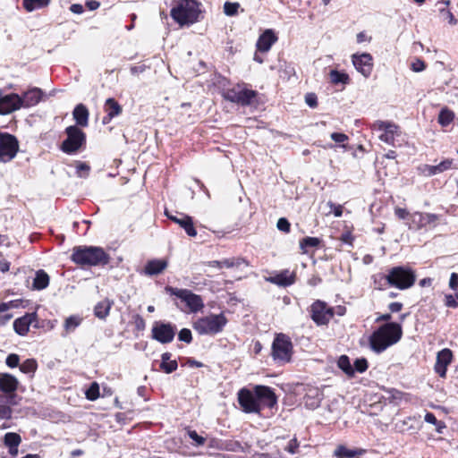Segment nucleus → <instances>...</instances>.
Returning a JSON list of instances; mask_svg holds the SVG:
<instances>
[{
	"mask_svg": "<svg viewBox=\"0 0 458 458\" xmlns=\"http://www.w3.org/2000/svg\"><path fill=\"white\" fill-rule=\"evenodd\" d=\"M401 325L386 323L379 327L369 336V346L377 353H380L389 346L396 344L402 337Z\"/></svg>",
	"mask_w": 458,
	"mask_h": 458,
	"instance_id": "nucleus-1",
	"label": "nucleus"
},
{
	"mask_svg": "<svg viewBox=\"0 0 458 458\" xmlns=\"http://www.w3.org/2000/svg\"><path fill=\"white\" fill-rule=\"evenodd\" d=\"M71 259L82 267H104L109 263L110 256L101 247L82 245L72 249Z\"/></svg>",
	"mask_w": 458,
	"mask_h": 458,
	"instance_id": "nucleus-2",
	"label": "nucleus"
},
{
	"mask_svg": "<svg viewBox=\"0 0 458 458\" xmlns=\"http://www.w3.org/2000/svg\"><path fill=\"white\" fill-rule=\"evenodd\" d=\"M200 4L196 0H178L170 14L180 26L191 25L199 21Z\"/></svg>",
	"mask_w": 458,
	"mask_h": 458,
	"instance_id": "nucleus-3",
	"label": "nucleus"
},
{
	"mask_svg": "<svg viewBox=\"0 0 458 458\" xmlns=\"http://www.w3.org/2000/svg\"><path fill=\"white\" fill-rule=\"evenodd\" d=\"M227 322L228 320L224 313H211L196 319L192 327L200 335H216L224 330Z\"/></svg>",
	"mask_w": 458,
	"mask_h": 458,
	"instance_id": "nucleus-4",
	"label": "nucleus"
},
{
	"mask_svg": "<svg viewBox=\"0 0 458 458\" xmlns=\"http://www.w3.org/2000/svg\"><path fill=\"white\" fill-rule=\"evenodd\" d=\"M390 286L399 290H405L411 287L416 280L415 272L408 267L398 266L389 270Z\"/></svg>",
	"mask_w": 458,
	"mask_h": 458,
	"instance_id": "nucleus-5",
	"label": "nucleus"
},
{
	"mask_svg": "<svg viewBox=\"0 0 458 458\" xmlns=\"http://www.w3.org/2000/svg\"><path fill=\"white\" fill-rule=\"evenodd\" d=\"M271 354L274 360L276 362H289L293 354V344L291 338L283 333L277 334L272 343Z\"/></svg>",
	"mask_w": 458,
	"mask_h": 458,
	"instance_id": "nucleus-6",
	"label": "nucleus"
},
{
	"mask_svg": "<svg viewBox=\"0 0 458 458\" xmlns=\"http://www.w3.org/2000/svg\"><path fill=\"white\" fill-rule=\"evenodd\" d=\"M67 138L61 144V150L68 155L76 153L86 143V134L77 126L65 129Z\"/></svg>",
	"mask_w": 458,
	"mask_h": 458,
	"instance_id": "nucleus-7",
	"label": "nucleus"
},
{
	"mask_svg": "<svg viewBox=\"0 0 458 458\" xmlns=\"http://www.w3.org/2000/svg\"><path fill=\"white\" fill-rule=\"evenodd\" d=\"M223 98L232 103L242 106H250L257 98V91L246 89L242 85H237L232 89H228L223 92Z\"/></svg>",
	"mask_w": 458,
	"mask_h": 458,
	"instance_id": "nucleus-8",
	"label": "nucleus"
},
{
	"mask_svg": "<svg viewBox=\"0 0 458 458\" xmlns=\"http://www.w3.org/2000/svg\"><path fill=\"white\" fill-rule=\"evenodd\" d=\"M18 150L19 142L16 137L8 132H0V162L11 161Z\"/></svg>",
	"mask_w": 458,
	"mask_h": 458,
	"instance_id": "nucleus-9",
	"label": "nucleus"
},
{
	"mask_svg": "<svg viewBox=\"0 0 458 458\" xmlns=\"http://www.w3.org/2000/svg\"><path fill=\"white\" fill-rule=\"evenodd\" d=\"M176 327L171 323L157 321L151 329V336L160 344L171 343L175 335Z\"/></svg>",
	"mask_w": 458,
	"mask_h": 458,
	"instance_id": "nucleus-10",
	"label": "nucleus"
},
{
	"mask_svg": "<svg viewBox=\"0 0 458 458\" xmlns=\"http://www.w3.org/2000/svg\"><path fill=\"white\" fill-rule=\"evenodd\" d=\"M334 310L325 301H316L310 306V318L318 326L327 325L334 317Z\"/></svg>",
	"mask_w": 458,
	"mask_h": 458,
	"instance_id": "nucleus-11",
	"label": "nucleus"
},
{
	"mask_svg": "<svg viewBox=\"0 0 458 458\" xmlns=\"http://www.w3.org/2000/svg\"><path fill=\"white\" fill-rule=\"evenodd\" d=\"M371 128L373 131H379V140L388 145H393L395 135H399L398 126L389 121L377 120L373 123Z\"/></svg>",
	"mask_w": 458,
	"mask_h": 458,
	"instance_id": "nucleus-12",
	"label": "nucleus"
},
{
	"mask_svg": "<svg viewBox=\"0 0 458 458\" xmlns=\"http://www.w3.org/2000/svg\"><path fill=\"white\" fill-rule=\"evenodd\" d=\"M169 291H172L173 293L181 299L182 301L186 303L188 308L191 312H198L204 307V302L202 298L193 293L191 291L187 289H175L169 287L167 288Z\"/></svg>",
	"mask_w": 458,
	"mask_h": 458,
	"instance_id": "nucleus-13",
	"label": "nucleus"
},
{
	"mask_svg": "<svg viewBox=\"0 0 458 458\" xmlns=\"http://www.w3.org/2000/svg\"><path fill=\"white\" fill-rule=\"evenodd\" d=\"M238 402L246 413H259L260 404L257 400L255 390L242 388L238 392Z\"/></svg>",
	"mask_w": 458,
	"mask_h": 458,
	"instance_id": "nucleus-14",
	"label": "nucleus"
},
{
	"mask_svg": "<svg viewBox=\"0 0 458 458\" xmlns=\"http://www.w3.org/2000/svg\"><path fill=\"white\" fill-rule=\"evenodd\" d=\"M352 61L355 69L365 78L370 76L373 70V58L370 54H354L352 55Z\"/></svg>",
	"mask_w": 458,
	"mask_h": 458,
	"instance_id": "nucleus-15",
	"label": "nucleus"
},
{
	"mask_svg": "<svg viewBox=\"0 0 458 458\" xmlns=\"http://www.w3.org/2000/svg\"><path fill=\"white\" fill-rule=\"evenodd\" d=\"M254 390L260 408L262 406L273 408L276 405L277 397L271 387L259 385L254 387Z\"/></svg>",
	"mask_w": 458,
	"mask_h": 458,
	"instance_id": "nucleus-16",
	"label": "nucleus"
},
{
	"mask_svg": "<svg viewBox=\"0 0 458 458\" xmlns=\"http://www.w3.org/2000/svg\"><path fill=\"white\" fill-rule=\"evenodd\" d=\"M438 217L437 215L432 213L415 212L410 215L409 227L420 230L428 225H435Z\"/></svg>",
	"mask_w": 458,
	"mask_h": 458,
	"instance_id": "nucleus-17",
	"label": "nucleus"
},
{
	"mask_svg": "<svg viewBox=\"0 0 458 458\" xmlns=\"http://www.w3.org/2000/svg\"><path fill=\"white\" fill-rule=\"evenodd\" d=\"M23 107L21 96L15 93L0 98V114H7Z\"/></svg>",
	"mask_w": 458,
	"mask_h": 458,
	"instance_id": "nucleus-18",
	"label": "nucleus"
},
{
	"mask_svg": "<svg viewBox=\"0 0 458 458\" xmlns=\"http://www.w3.org/2000/svg\"><path fill=\"white\" fill-rule=\"evenodd\" d=\"M165 214L170 220L178 224L189 236L194 237L197 235V231L194 227L191 216L183 213H179V216H174L167 210L165 211Z\"/></svg>",
	"mask_w": 458,
	"mask_h": 458,
	"instance_id": "nucleus-19",
	"label": "nucleus"
},
{
	"mask_svg": "<svg viewBox=\"0 0 458 458\" xmlns=\"http://www.w3.org/2000/svg\"><path fill=\"white\" fill-rule=\"evenodd\" d=\"M453 353L449 349H443L437 353V361L435 364V371L441 377L446 375V368L451 363Z\"/></svg>",
	"mask_w": 458,
	"mask_h": 458,
	"instance_id": "nucleus-20",
	"label": "nucleus"
},
{
	"mask_svg": "<svg viewBox=\"0 0 458 458\" xmlns=\"http://www.w3.org/2000/svg\"><path fill=\"white\" fill-rule=\"evenodd\" d=\"M37 321L36 313H27L18 318L13 322V329L19 335H25L29 332L30 326Z\"/></svg>",
	"mask_w": 458,
	"mask_h": 458,
	"instance_id": "nucleus-21",
	"label": "nucleus"
},
{
	"mask_svg": "<svg viewBox=\"0 0 458 458\" xmlns=\"http://www.w3.org/2000/svg\"><path fill=\"white\" fill-rule=\"evenodd\" d=\"M295 278L296 276L293 272H290L288 269H285L267 278V280L280 287H287L295 283Z\"/></svg>",
	"mask_w": 458,
	"mask_h": 458,
	"instance_id": "nucleus-22",
	"label": "nucleus"
},
{
	"mask_svg": "<svg viewBox=\"0 0 458 458\" xmlns=\"http://www.w3.org/2000/svg\"><path fill=\"white\" fill-rule=\"evenodd\" d=\"M277 39L278 38L273 30H266L258 38L257 49L263 53L267 52Z\"/></svg>",
	"mask_w": 458,
	"mask_h": 458,
	"instance_id": "nucleus-23",
	"label": "nucleus"
},
{
	"mask_svg": "<svg viewBox=\"0 0 458 458\" xmlns=\"http://www.w3.org/2000/svg\"><path fill=\"white\" fill-rule=\"evenodd\" d=\"M43 91L38 88H32L21 96L23 107L36 106L42 98Z\"/></svg>",
	"mask_w": 458,
	"mask_h": 458,
	"instance_id": "nucleus-24",
	"label": "nucleus"
},
{
	"mask_svg": "<svg viewBox=\"0 0 458 458\" xmlns=\"http://www.w3.org/2000/svg\"><path fill=\"white\" fill-rule=\"evenodd\" d=\"M18 379L8 373L0 374V391L5 394L14 393L18 388Z\"/></svg>",
	"mask_w": 458,
	"mask_h": 458,
	"instance_id": "nucleus-25",
	"label": "nucleus"
},
{
	"mask_svg": "<svg viewBox=\"0 0 458 458\" xmlns=\"http://www.w3.org/2000/svg\"><path fill=\"white\" fill-rule=\"evenodd\" d=\"M89 110L83 104H78L73 111L72 116L78 126L87 127L89 124Z\"/></svg>",
	"mask_w": 458,
	"mask_h": 458,
	"instance_id": "nucleus-26",
	"label": "nucleus"
},
{
	"mask_svg": "<svg viewBox=\"0 0 458 458\" xmlns=\"http://www.w3.org/2000/svg\"><path fill=\"white\" fill-rule=\"evenodd\" d=\"M167 267V262L164 259H151L147 262L144 273L148 276H157L161 274Z\"/></svg>",
	"mask_w": 458,
	"mask_h": 458,
	"instance_id": "nucleus-27",
	"label": "nucleus"
},
{
	"mask_svg": "<svg viewBox=\"0 0 458 458\" xmlns=\"http://www.w3.org/2000/svg\"><path fill=\"white\" fill-rule=\"evenodd\" d=\"M172 353L171 352H164L161 355V362L159 365L160 370L166 374H170L175 371L178 368V363L175 360H171Z\"/></svg>",
	"mask_w": 458,
	"mask_h": 458,
	"instance_id": "nucleus-28",
	"label": "nucleus"
},
{
	"mask_svg": "<svg viewBox=\"0 0 458 458\" xmlns=\"http://www.w3.org/2000/svg\"><path fill=\"white\" fill-rule=\"evenodd\" d=\"M48 284L49 276L43 269L38 270L33 279L32 289L41 291L46 289Z\"/></svg>",
	"mask_w": 458,
	"mask_h": 458,
	"instance_id": "nucleus-29",
	"label": "nucleus"
},
{
	"mask_svg": "<svg viewBox=\"0 0 458 458\" xmlns=\"http://www.w3.org/2000/svg\"><path fill=\"white\" fill-rule=\"evenodd\" d=\"M362 454L363 450L361 449H348L344 445H338L334 452L336 458H353Z\"/></svg>",
	"mask_w": 458,
	"mask_h": 458,
	"instance_id": "nucleus-30",
	"label": "nucleus"
},
{
	"mask_svg": "<svg viewBox=\"0 0 458 458\" xmlns=\"http://www.w3.org/2000/svg\"><path fill=\"white\" fill-rule=\"evenodd\" d=\"M389 278V271H387V274L378 273L374 275L372 277L374 288L380 291L386 290L390 286Z\"/></svg>",
	"mask_w": 458,
	"mask_h": 458,
	"instance_id": "nucleus-31",
	"label": "nucleus"
},
{
	"mask_svg": "<svg viewBox=\"0 0 458 458\" xmlns=\"http://www.w3.org/2000/svg\"><path fill=\"white\" fill-rule=\"evenodd\" d=\"M321 394L318 390L310 391L304 396L305 405L310 409H316L320 405Z\"/></svg>",
	"mask_w": 458,
	"mask_h": 458,
	"instance_id": "nucleus-32",
	"label": "nucleus"
},
{
	"mask_svg": "<svg viewBox=\"0 0 458 458\" xmlns=\"http://www.w3.org/2000/svg\"><path fill=\"white\" fill-rule=\"evenodd\" d=\"M81 321L82 318L77 315L67 318L64 324L65 333L62 334V335L66 336L68 334L73 332L81 324Z\"/></svg>",
	"mask_w": 458,
	"mask_h": 458,
	"instance_id": "nucleus-33",
	"label": "nucleus"
},
{
	"mask_svg": "<svg viewBox=\"0 0 458 458\" xmlns=\"http://www.w3.org/2000/svg\"><path fill=\"white\" fill-rule=\"evenodd\" d=\"M112 303L108 300L99 301L94 308V314L100 319L106 318L110 311Z\"/></svg>",
	"mask_w": 458,
	"mask_h": 458,
	"instance_id": "nucleus-34",
	"label": "nucleus"
},
{
	"mask_svg": "<svg viewBox=\"0 0 458 458\" xmlns=\"http://www.w3.org/2000/svg\"><path fill=\"white\" fill-rule=\"evenodd\" d=\"M105 111L110 116L115 117L122 113V106L114 98H107L105 103Z\"/></svg>",
	"mask_w": 458,
	"mask_h": 458,
	"instance_id": "nucleus-35",
	"label": "nucleus"
},
{
	"mask_svg": "<svg viewBox=\"0 0 458 458\" xmlns=\"http://www.w3.org/2000/svg\"><path fill=\"white\" fill-rule=\"evenodd\" d=\"M50 0H22V5L27 12H33L47 6Z\"/></svg>",
	"mask_w": 458,
	"mask_h": 458,
	"instance_id": "nucleus-36",
	"label": "nucleus"
},
{
	"mask_svg": "<svg viewBox=\"0 0 458 458\" xmlns=\"http://www.w3.org/2000/svg\"><path fill=\"white\" fill-rule=\"evenodd\" d=\"M337 366L341 369L348 377L354 375V369L350 362V359L347 355H341L337 361Z\"/></svg>",
	"mask_w": 458,
	"mask_h": 458,
	"instance_id": "nucleus-37",
	"label": "nucleus"
},
{
	"mask_svg": "<svg viewBox=\"0 0 458 458\" xmlns=\"http://www.w3.org/2000/svg\"><path fill=\"white\" fill-rule=\"evenodd\" d=\"M222 268L240 267L242 265L249 266V262L243 258H228L221 260Z\"/></svg>",
	"mask_w": 458,
	"mask_h": 458,
	"instance_id": "nucleus-38",
	"label": "nucleus"
},
{
	"mask_svg": "<svg viewBox=\"0 0 458 458\" xmlns=\"http://www.w3.org/2000/svg\"><path fill=\"white\" fill-rule=\"evenodd\" d=\"M329 78L333 84H347L350 80L347 73L337 70H331L329 72Z\"/></svg>",
	"mask_w": 458,
	"mask_h": 458,
	"instance_id": "nucleus-39",
	"label": "nucleus"
},
{
	"mask_svg": "<svg viewBox=\"0 0 458 458\" xmlns=\"http://www.w3.org/2000/svg\"><path fill=\"white\" fill-rule=\"evenodd\" d=\"M454 112L445 107L441 109L438 114L437 121L441 126L445 127L448 126L454 121Z\"/></svg>",
	"mask_w": 458,
	"mask_h": 458,
	"instance_id": "nucleus-40",
	"label": "nucleus"
},
{
	"mask_svg": "<svg viewBox=\"0 0 458 458\" xmlns=\"http://www.w3.org/2000/svg\"><path fill=\"white\" fill-rule=\"evenodd\" d=\"M320 244V240L317 237H304L300 241V248L303 253H307L310 248L318 247Z\"/></svg>",
	"mask_w": 458,
	"mask_h": 458,
	"instance_id": "nucleus-41",
	"label": "nucleus"
},
{
	"mask_svg": "<svg viewBox=\"0 0 458 458\" xmlns=\"http://www.w3.org/2000/svg\"><path fill=\"white\" fill-rule=\"evenodd\" d=\"M21 437L18 433L8 432L4 437V444L6 447H19Z\"/></svg>",
	"mask_w": 458,
	"mask_h": 458,
	"instance_id": "nucleus-42",
	"label": "nucleus"
},
{
	"mask_svg": "<svg viewBox=\"0 0 458 458\" xmlns=\"http://www.w3.org/2000/svg\"><path fill=\"white\" fill-rule=\"evenodd\" d=\"M452 165H453L452 159H445V160H443L442 162H440L437 165H430L428 167L429 174L435 175V174L443 173V172L450 169Z\"/></svg>",
	"mask_w": 458,
	"mask_h": 458,
	"instance_id": "nucleus-43",
	"label": "nucleus"
},
{
	"mask_svg": "<svg viewBox=\"0 0 458 458\" xmlns=\"http://www.w3.org/2000/svg\"><path fill=\"white\" fill-rule=\"evenodd\" d=\"M38 364L34 359H27L20 365V370L22 373L33 375L37 370Z\"/></svg>",
	"mask_w": 458,
	"mask_h": 458,
	"instance_id": "nucleus-44",
	"label": "nucleus"
},
{
	"mask_svg": "<svg viewBox=\"0 0 458 458\" xmlns=\"http://www.w3.org/2000/svg\"><path fill=\"white\" fill-rule=\"evenodd\" d=\"M86 398L89 401H95L99 397V386L97 382H92L85 392Z\"/></svg>",
	"mask_w": 458,
	"mask_h": 458,
	"instance_id": "nucleus-45",
	"label": "nucleus"
},
{
	"mask_svg": "<svg viewBox=\"0 0 458 458\" xmlns=\"http://www.w3.org/2000/svg\"><path fill=\"white\" fill-rule=\"evenodd\" d=\"M90 171V166L84 163L78 161L76 163V174L81 178H87Z\"/></svg>",
	"mask_w": 458,
	"mask_h": 458,
	"instance_id": "nucleus-46",
	"label": "nucleus"
},
{
	"mask_svg": "<svg viewBox=\"0 0 458 458\" xmlns=\"http://www.w3.org/2000/svg\"><path fill=\"white\" fill-rule=\"evenodd\" d=\"M240 4L238 3L225 2L224 4V12L228 16H233L237 13Z\"/></svg>",
	"mask_w": 458,
	"mask_h": 458,
	"instance_id": "nucleus-47",
	"label": "nucleus"
},
{
	"mask_svg": "<svg viewBox=\"0 0 458 458\" xmlns=\"http://www.w3.org/2000/svg\"><path fill=\"white\" fill-rule=\"evenodd\" d=\"M12 413L13 411L11 407L6 403L0 400V418L4 420L11 419Z\"/></svg>",
	"mask_w": 458,
	"mask_h": 458,
	"instance_id": "nucleus-48",
	"label": "nucleus"
},
{
	"mask_svg": "<svg viewBox=\"0 0 458 458\" xmlns=\"http://www.w3.org/2000/svg\"><path fill=\"white\" fill-rule=\"evenodd\" d=\"M178 339L186 344H191L192 341L191 331L188 328H182L178 334Z\"/></svg>",
	"mask_w": 458,
	"mask_h": 458,
	"instance_id": "nucleus-49",
	"label": "nucleus"
},
{
	"mask_svg": "<svg viewBox=\"0 0 458 458\" xmlns=\"http://www.w3.org/2000/svg\"><path fill=\"white\" fill-rule=\"evenodd\" d=\"M188 436L192 441H194V445L196 446H201L206 442V438L201 436H199L195 430H189Z\"/></svg>",
	"mask_w": 458,
	"mask_h": 458,
	"instance_id": "nucleus-50",
	"label": "nucleus"
},
{
	"mask_svg": "<svg viewBox=\"0 0 458 458\" xmlns=\"http://www.w3.org/2000/svg\"><path fill=\"white\" fill-rule=\"evenodd\" d=\"M368 369V361L366 359H357L354 362L353 369L354 372L357 371L359 373H363Z\"/></svg>",
	"mask_w": 458,
	"mask_h": 458,
	"instance_id": "nucleus-51",
	"label": "nucleus"
},
{
	"mask_svg": "<svg viewBox=\"0 0 458 458\" xmlns=\"http://www.w3.org/2000/svg\"><path fill=\"white\" fill-rule=\"evenodd\" d=\"M5 363L9 368L20 367V357L16 353H11L6 357Z\"/></svg>",
	"mask_w": 458,
	"mask_h": 458,
	"instance_id": "nucleus-52",
	"label": "nucleus"
},
{
	"mask_svg": "<svg viewBox=\"0 0 458 458\" xmlns=\"http://www.w3.org/2000/svg\"><path fill=\"white\" fill-rule=\"evenodd\" d=\"M276 227L279 231L288 233L291 230V224L285 217H281L277 221Z\"/></svg>",
	"mask_w": 458,
	"mask_h": 458,
	"instance_id": "nucleus-53",
	"label": "nucleus"
},
{
	"mask_svg": "<svg viewBox=\"0 0 458 458\" xmlns=\"http://www.w3.org/2000/svg\"><path fill=\"white\" fill-rule=\"evenodd\" d=\"M133 322H134V326H135V328L138 330V331H142L145 329V327H146V323H145V320L144 318L137 314L133 317Z\"/></svg>",
	"mask_w": 458,
	"mask_h": 458,
	"instance_id": "nucleus-54",
	"label": "nucleus"
},
{
	"mask_svg": "<svg viewBox=\"0 0 458 458\" xmlns=\"http://www.w3.org/2000/svg\"><path fill=\"white\" fill-rule=\"evenodd\" d=\"M445 305L447 308L455 309L458 307L457 300H455L453 294H445Z\"/></svg>",
	"mask_w": 458,
	"mask_h": 458,
	"instance_id": "nucleus-55",
	"label": "nucleus"
},
{
	"mask_svg": "<svg viewBox=\"0 0 458 458\" xmlns=\"http://www.w3.org/2000/svg\"><path fill=\"white\" fill-rule=\"evenodd\" d=\"M298 448H299V442L297 441L296 438H293L289 441L287 446L285 447V450L288 453L294 454L297 453Z\"/></svg>",
	"mask_w": 458,
	"mask_h": 458,
	"instance_id": "nucleus-56",
	"label": "nucleus"
},
{
	"mask_svg": "<svg viewBox=\"0 0 458 458\" xmlns=\"http://www.w3.org/2000/svg\"><path fill=\"white\" fill-rule=\"evenodd\" d=\"M330 138L336 143H343L348 140V136L342 132H333L331 133Z\"/></svg>",
	"mask_w": 458,
	"mask_h": 458,
	"instance_id": "nucleus-57",
	"label": "nucleus"
},
{
	"mask_svg": "<svg viewBox=\"0 0 458 458\" xmlns=\"http://www.w3.org/2000/svg\"><path fill=\"white\" fill-rule=\"evenodd\" d=\"M328 205L335 216L340 217L343 215V207L341 205L335 204L331 201L328 202Z\"/></svg>",
	"mask_w": 458,
	"mask_h": 458,
	"instance_id": "nucleus-58",
	"label": "nucleus"
},
{
	"mask_svg": "<svg viewBox=\"0 0 458 458\" xmlns=\"http://www.w3.org/2000/svg\"><path fill=\"white\" fill-rule=\"evenodd\" d=\"M305 101L310 107L314 108L318 106L317 96L313 93L307 94L305 97Z\"/></svg>",
	"mask_w": 458,
	"mask_h": 458,
	"instance_id": "nucleus-59",
	"label": "nucleus"
},
{
	"mask_svg": "<svg viewBox=\"0 0 458 458\" xmlns=\"http://www.w3.org/2000/svg\"><path fill=\"white\" fill-rule=\"evenodd\" d=\"M449 287L453 291H457L458 289V274L452 273L449 279Z\"/></svg>",
	"mask_w": 458,
	"mask_h": 458,
	"instance_id": "nucleus-60",
	"label": "nucleus"
},
{
	"mask_svg": "<svg viewBox=\"0 0 458 458\" xmlns=\"http://www.w3.org/2000/svg\"><path fill=\"white\" fill-rule=\"evenodd\" d=\"M394 214L399 219H410L409 212L405 208H395Z\"/></svg>",
	"mask_w": 458,
	"mask_h": 458,
	"instance_id": "nucleus-61",
	"label": "nucleus"
},
{
	"mask_svg": "<svg viewBox=\"0 0 458 458\" xmlns=\"http://www.w3.org/2000/svg\"><path fill=\"white\" fill-rule=\"evenodd\" d=\"M425 63L420 59L416 60L411 64V70L416 72H422L425 69Z\"/></svg>",
	"mask_w": 458,
	"mask_h": 458,
	"instance_id": "nucleus-62",
	"label": "nucleus"
},
{
	"mask_svg": "<svg viewBox=\"0 0 458 458\" xmlns=\"http://www.w3.org/2000/svg\"><path fill=\"white\" fill-rule=\"evenodd\" d=\"M440 13H445L446 15V19L448 20V22L451 25H456L457 24V22H458L457 19L454 16V14L450 11H448V10L446 11L445 9H441Z\"/></svg>",
	"mask_w": 458,
	"mask_h": 458,
	"instance_id": "nucleus-63",
	"label": "nucleus"
},
{
	"mask_svg": "<svg viewBox=\"0 0 458 458\" xmlns=\"http://www.w3.org/2000/svg\"><path fill=\"white\" fill-rule=\"evenodd\" d=\"M388 309L391 312L395 313L399 312L403 309V303L401 302H391L388 305Z\"/></svg>",
	"mask_w": 458,
	"mask_h": 458,
	"instance_id": "nucleus-64",
	"label": "nucleus"
}]
</instances>
